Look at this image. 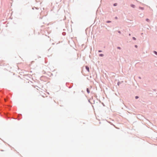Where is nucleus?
I'll return each instance as SVG.
<instances>
[{
	"label": "nucleus",
	"instance_id": "1",
	"mask_svg": "<svg viewBox=\"0 0 157 157\" xmlns=\"http://www.w3.org/2000/svg\"><path fill=\"white\" fill-rule=\"evenodd\" d=\"M85 68H86V70L88 71V72H89L90 71V70H89V67L87 66H86V67H85Z\"/></svg>",
	"mask_w": 157,
	"mask_h": 157
},
{
	"label": "nucleus",
	"instance_id": "2",
	"mask_svg": "<svg viewBox=\"0 0 157 157\" xmlns=\"http://www.w3.org/2000/svg\"><path fill=\"white\" fill-rule=\"evenodd\" d=\"M86 91L88 94H89L90 93V90L89 88H86Z\"/></svg>",
	"mask_w": 157,
	"mask_h": 157
},
{
	"label": "nucleus",
	"instance_id": "3",
	"mask_svg": "<svg viewBox=\"0 0 157 157\" xmlns=\"http://www.w3.org/2000/svg\"><path fill=\"white\" fill-rule=\"evenodd\" d=\"M130 6L131 7H132V8H134L136 7L133 4H131Z\"/></svg>",
	"mask_w": 157,
	"mask_h": 157
},
{
	"label": "nucleus",
	"instance_id": "4",
	"mask_svg": "<svg viewBox=\"0 0 157 157\" xmlns=\"http://www.w3.org/2000/svg\"><path fill=\"white\" fill-rule=\"evenodd\" d=\"M123 82V81H121V82H118L117 83V85H118V86H119V85L121 84L122 82Z\"/></svg>",
	"mask_w": 157,
	"mask_h": 157
},
{
	"label": "nucleus",
	"instance_id": "5",
	"mask_svg": "<svg viewBox=\"0 0 157 157\" xmlns=\"http://www.w3.org/2000/svg\"><path fill=\"white\" fill-rule=\"evenodd\" d=\"M99 56L100 57H103L104 56V55L102 54H100L99 55Z\"/></svg>",
	"mask_w": 157,
	"mask_h": 157
},
{
	"label": "nucleus",
	"instance_id": "6",
	"mask_svg": "<svg viewBox=\"0 0 157 157\" xmlns=\"http://www.w3.org/2000/svg\"><path fill=\"white\" fill-rule=\"evenodd\" d=\"M153 52L155 55H157V52L156 51H154Z\"/></svg>",
	"mask_w": 157,
	"mask_h": 157
},
{
	"label": "nucleus",
	"instance_id": "7",
	"mask_svg": "<svg viewBox=\"0 0 157 157\" xmlns=\"http://www.w3.org/2000/svg\"><path fill=\"white\" fill-rule=\"evenodd\" d=\"M139 9H141V10H144V7H140H140H139Z\"/></svg>",
	"mask_w": 157,
	"mask_h": 157
},
{
	"label": "nucleus",
	"instance_id": "8",
	"mask_svg": "<svg viewBox=\"0 0 157 157\" xmlns=\"http://www.w3.org/2000/svg\"><path fill=\"white\" fill-rule=\"evenodd\" d=\"M62 34L63 36H65L66 35V33L65 32H63Z\"/></svg>",
	"mask_w": 157,
	"mask_h": 157
},
{
	"label": "nucleus",
	"instance_id": "9",
	"mask_svg": "<svg viewBox=\"0 0 157 157\" xmlns=\"http://www.w3.org/2000/svg\"><path fill=\"white\" fill-rule=\"evenodd\" d=\"M69 83H66V86L67 87H69Z\"/></svg>",
	"mask_w": 157,
	"mask_h": 157
},
{
	"label": "nucleus",
	"instance_id": "10",
	"mask_svg": "<svg viewBox=\"0 0 157 157\" xmlns=\"http://www.w3.org/2000/svg\"><path fill=\"white\" fill-rule=\"evenodd\" d=\"M146 21H147V22H150L149 19L147 18L146 19Z\"/></svg>",
	"mask_w": 157,
	"mask_h": 157
},
{
	"label": "nucleus",
	"instance_id": "11",
	"mask_svg": "<svg viewBox=\"0 0 157 157\" xmlns=\"http://www.w3.org/2000/svg\"><path fill=\"white\" fill-rule=\"evenodd\" d=\"M117 4V3H114L113 4V6H116Z\"/></svg>",
	"mask_w": 157,
	"mask_h": 157
},
{
	"label": "nucleus",
	"instance_id": "12",
	"mask_svg": "<svg viewBox=\"0 0 157 157\" xmlns=\"http://www.w3.org/2000/svg\"><path fill=\"white\" fill-rule=\"evenodd\" d=\"M106 22L107 23H110L111 22V21H107Z\"/></svg>",
	"mask_w": 157,
	"mask_h": 157
},
{
	"label": "nucleus",
	"instance_id": "13",
	"mask_svg": "<svg viewBox=\"0 0 157 157\" xmlns=\"http://www.w3.org/2000/svg\"><path fill=\"white\" fill-rule=\"evenodd\" d=\"M132 39L133 40H136V38L135 37H133L132 38Z\"/></svg>",
	"mask_w": 157,
	"mask_h": 157
},
{
	"label": "nucleus",
	"instance_id": "14",
	"mask_svg": "<svg viewBox=\"0 0 157 157\" xmlns=\"http://www.w3.org/2000/svg\"><path fill=\"white\" fill-rule=\"evenodd\" d=\"M117 48L118 49H120V50L121 49V48L120 47H117Z\"/></svg>",
	"mask_w": 157,
	"mask_h": 157
},
{
	"label": "nucleus",
	"instance_id": "15",
	"mask_svg": "<svg viewBox=\"0 0 157 157\" xmlns=\"http://www.w3.org/2000/svg\"><path fill=\"white\" fill-rule=\"evenodd\" d=\"M118 32L119 34H121V31H120L118 30Z\"/></svg>",
	"mask_w": 157,
	"mask_h": 157
},
{
	"label": "nucleus",
	"instance_id": "16",
	"mask_svg": "<svg viewBox=\"0 0 157 157\" xmlns=\"http://www.w3.org/2000/svg\"><path fill=\"white\" fill-rule=\"evenodd\" d=\"M71 84H72V85H73V83H71ZM72 86H73V85H72L71 86H69L68 87V88H71L72 87Z\"/></svg>",
	"mask_w": 157,
	"mask_h": 157
},
{
	"label": "nucleus",
	"instance_id": "17",
	"mask_svg": "<svg viewBox=\"0 0 157 157\" xmlns=\"http://www.w3.org/2000/svg\"><path fill=\"white\" fill-rule=\"evenodd\" d=\"M102 52V51L101 50H99L98 51V52Z\"/></svg>",
	"mask_w": 157,
	"mask_h": 157
},
{
	"label": "nucleus",
	"instance_id": "18",
	"mask_svg": "<svg viewBox=\"0 0 157 157\" xmlns=\"http://www.w3.org/2000/svg\"><path fill=\"white\" fill-rule=\"evenodd\" d=\"M135 98H139V97L137 96H136L135 97Z\"/></svg>",
	"mask_w": 157,
	"mask_h": 157
},
{
	"label": "nucleus",
	"instance_id": "19",
	"mask_svg": "<svg viewBox=\"0 0 157 157\" xmlns=\"http://www.w3.org/2000/svg\"><path fill=\"white\" fill-rule=\"evenodd\" d=\"M92 99H90V100H89V102H91V101Z\"/></svg>",
	"mask_w": 157,
	"mask_h": 157
},
{
	"label": "nucleus",
	"instance_id": "20",
	"mask_svg": "<svg viewBox=\"0 0 157 157\" xmlns=\"http://www.w3.org/2000/svg\"><path fill=\"white\" fill-rule=\"evenodd\" d=\"M135 47L136 48H137L138 47V46L136 45H135Z\"/></svg>",
	"mask_w": 157,
	"mask_h": 157
},
{
	"label": "nucleus",
	"instance_id": "21",
	"mask_svg": "<svg viewBox=\"0 0 157 157\" xmlns=\"http://www.w3.org/2000/svg\"><path fill=\"white\" fill-rule=\"evenodd\" d=\"M115 19H117L118 18H117V17H115Z\"/></svg>",
	"mask_w": 157,
	"mask_h": 157
},
{
	"label": "nucleus",
	"instance_id": "22",
	"mask_svg": "<svg viewBox=\"0 0 157 157\" xmlns=\"http://www.w3.org/2000/svg\"><path fill=\"white\" fill-rule=\"evenodd\" d=\"M138 78L140 79H141V77H140V76H139L138 77Z\"/></svg>",
	"mask_w": 157,
	"mask_h": 157
},
{
	"label": "nucleus",
	"instance_id": "23",
	"mask_svg": "<svg viewBox=\"0 0 157 157\" xmlns=\"http://www.w3.org/2000/svg\"><path fill=\"white\" fill-rule=\"evenodd\" d=\"M140 15L141 16H142V17H143V14H140Z\"/></svg>",
	"mask_w": 157,
	"mask_h": 157
},
{
	"label": "nucleus",
	"instance_id": "24",
	"mask_svg": "<svg viewBox=\"0 0 157 157\" xmlns=\"http://www.w3.org/2000/svg\"><path fill=\"white\" fill-rule=\"evenodd\" d=\"M154 90V91H155V92H156V91H155L156 90H155V89H154V90Z\"/></svg>",
	"mask_w": 157,
	"mask_h": 157
},
{
	"label": "nucleus",
	"instance_id": "25",
	"mask_svg": "<svg viewBox=\"0 0 157 157\" xmlns=\"http://www.w3.org/2000/svg\"><path fill=\"white\" fill-rule=\"evenodd\" d=\"M5 101H6V99H5Z\"/></svg>",
	"mask_w": 157,
	"mask_h": 157
},
{
	"label": "nucleus",
	"instance_id": "26",
	"mask_svg": "<svg viewBox=\"0 0 157 157\" xmlns=\"http://www.w3.org/2000/svg\"><path fill=\"white\" fill-rule=\"evenodd\" d=\"M129 35L130 36L131 35V34L130 33H129Z\"/></svg>",
	"mask_w": 157,
	"mask_h": 157
},
{
	"label": "nucleus",
	"instance_id": "27",
	"mask_svg": "<svg viewBox=\"0 0 157 157\" xmlns=\"http://www.w3.org/2000/svg\"><path fill=\"white\" fill-rule=\"evenodd\" d=\"M148 93H149L150 94H151V93H150V92H148Z\"/></svg>",
	"mask_w": 157,
	"mask_h": 157
},
{
	"label": "nucleus",
	"instance_id": "28",
	"mask_svg": "<svg viewBox=\"0 0 157 157\" xmlns=\"http://www.w3.org/2000/svg\"><path fill=\"white\" fill-rule=\"evenodd\" d=\"M75 91H74V93L75 94Z\"/></svg>",
	"mask_w": 157,
	"mask_h": 157
},
{
	"label": "nucleus",
	"instance_id": "29",
	"mask_svg": "<svg viewBox=\"0 0 157 157\" xmlns=\"http://www.w3.org/2000/svg\"><path fill=\"white\" fill-rule=\"evenodd\" d=\"M82 92H83V91L82 90Z\"/></svg>",
	"mask_w": 157,
	"mask_h": 157
}]
</instances>
